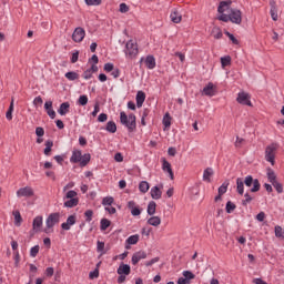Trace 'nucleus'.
I'll list each match as a JSON object with an SVG mask.
<instances>
[{
	"mask_svg": "<svg viewBox=\"0 0 284 284\" xmlns=\"http://www.w3.org/2000/svg\"><path fill=\"white\" fill-rule=\"evenodd\" d=\"M245 185L246 187H253L251 189V192L255 193L261 190V182H258V179H254L252 175H247L244 180L243 178L236 179V192L241 196L245 194Z\"/></svg>",
	"mask_w": 284,
	"mask_h": 284,
	"instance_id": "1",
	"label": "nucleus"
},
{
	"mask_svg": "<svg viewBox=\"0 0 284 284\" xmlns=\"http://www.w3.org/2000/svg\"><path fill=\"white\" fill-rule=\"evenodd\" d=\"M120 123L124 125L129 132H134V130H136V115H134V113L128 115L125 111H121Z\"/></svg>",
	"mask_w": 284,
	"mask_h": 284,
	"instance_id": "2",
	"label": "nucleus"
},
{
	"mask_svg": "<svg viewBox=\"0 0 284 284\" xmlns=\"http://www.w3.org/2000/svg\"><path fill=\"white\" fill-rule=\"evenodd\" d=\"M61 219V214L59 213H51L47 220H45V229H44V233L45 234H50L53 232L52 227H54V225H57V223H59Z\"/></svg>",
	"mask_w": 284,
	"mask_h": 284,
	"instance_id": "3",
	"label": "nucleus"
},
{
	"mask_svg": "<svg viewBox=\"0 0 284 284\" xmlns=\"http://www.w3.org/2000/svg\"><path fill=\"white\" fill-rule=\"evenodd\" d=\"M276 150H278V143L274 142L266 146L265 149V160L274 165V159L276 156Z\"/></svg>",
	"mask_w": 284,
	"mask_h": 284,
	"instance_id": "4",
	"label": "nucleus"
},
{
	"mask_svg": "<svg viewBox=\"0 0 284 284\" xmlns=\"http://www.w3.org/2000/svg\"><path fill=\"white\" fill-rule=\"evenodd\" d=\"M126 57H130L131 59H134L139 54V47L134 41L130 40L125 44V50H124Z\"/></svg>",
	"mask_w": 284,
	"mask_h": 284,
	"instance_id": "5",
	"label": "nucleus"
},
{
	"mask_svg": "<svg viewBox=\"0 0 284 284\" xmlns=\"http://www.w3.org/2000/svg\"><path fill=\"white\" fill-rule=\"evenodd\" d=\"M231 23L241 26L243 23V13L239 9H231L230 11Z\"/></svg>",
	"mask_w": 284,
	"mask_h": 284,
	"instance_id": "6",
	"label": "nucleus"
},
{
	"mask_svg": "<svg viewBox=\"0 0 284 284\" xmlns=\"http://www.w3.org/2000/svg\"><path fill=\"white\" fill-rule=\"evenodd\" d=\"M83 39H85V29L81 27L75 28L72 33V41H74V43H81Z\"/></svg>",
	"mask_w": 284,
	"mask_h": 284,
	"instance_id": "7",
	"label": "nucleus"
},
{
	"mask_svg": "<svg viewBox=\"0 0 284 284\" xmlns=\"http://www.w3.org/2000/svg\"><path fill=\"white\" fill-rule=\"evenodd\" d=\"M18 199L24 197L30 199L34 196V190L31 186H24L17 191Z\"/></svg>",
	"mask_w": 284,
	"mask_h": 284,
	"instance_id": "8",
	"label": "nucleus"
},
{
	"mask_svg": "<svg viewBox=\"0 0 284 284\" xmlns=\"http://www.w3.org/2000/svg\"><path fill=\"white\" fill-rule=\"evenodd\" d=\"M250 99H251L250 93L240 92V93H237L236 101L241 105H248L250 108H252V101Z\"/></svg>",
	"mask_w": 284,
	"mask_h": 284,
	"instance_id": "9",
	"label": "nucleus"
},
{
	"mask_svg": "<svg viewBox=\"0 0 284 284\" xmlns=\"http://www.w3.org/2000/svg\"><path fill=\"white\" fill-rule=\"evenodd\" d=\"M161 162L163 172H166L171 181H174V171H172V164H170L165 158H161Z\"/></svg>",
	"mask_w": 284,
	"mask_h": 284,
	"instance_id": "10",
	"label": "nucleus"
},
{
	"mask_svg": "<svg viewBox=\"0 0 284 284\" xmlns=\"http://www.w3.org/2000/svg\"><path fill=\"white\" fill-rule=\"evenodd\" d=\"M161 190H163V183H161L159 186H153L151 189L150 194L154 201H159V199L163 196V192Z\"/></svg>",
	"mask_w": 284,
	"mask_h": 284,
	"instance_id": "11",
	"label": "nucleus"
},
{
	"mask_svg": "<svg viewBox=\"0 0 284 284\" xmlns=\"http://www.w3.org/2000/svg\"><path fill=\"white\" fill-rule=\"evenodd\" d=\"M148 258V253L145 251H138L132 255L131 262L132 265H138L140 261Z\"/></svg>",
	"mask_w": 284,
	"mask_h": 284,
	"instance_id": "12",
	"label": "nucleus"
},
{
	"mask_svg": "<svg viewBox=\"0 0 284 284\" xmlns=\"http://www.w3.org/2000/svg\"><path fill=\"white\" fill-rule=\"evenodd\" d=\"M41 227H43V216L38 215L33 219L32 230L33 232H41Z\"/></svg>",
	"mask_w": 284,
	"mask_h": 284,
	"instance_id": "13",
	"label": "nucleus"
},
{
	"mask_svg": "<svg viewBox=\"0 0 284 284\" xmlns=\"http://www.w3.org/2000/svg\"><path fill=\"white\" fill-rule=\"evenodd\" d=\"M202 92L205 97H214L216 94V88L214 87V83L209 82L207 85L203 88Z\"/></svg>",
	"mask_w": 284,
	"mask_h": 284,
	"instance_id": "14",
	"label": "nucleus"
},
{
	"mask_svg": "<svg viewBox=\"0 0 284 284\" xmlns=\"http://www.w3.org/2000/svg\"><path fill=\"white\" fill-rule=\"evenodd\" d=\"M77 223V215H70L68 219H67V222H63L61 224V227L62 230H70V227H72V225H74Z\"/></svg>",
	"mask_w": 284,
	"mask_h": 284,
	"instance_id": "15",
	"label": "nucleus"
},
{
	"mask_svg": "<svg viewBox=\"0 0 284 284\" xmlns=\"http://www.w3.org/2000/svg\"><path fill=\"white\" fill-rule=\"evenodd\" d=\"M44 110H45L48 116H50V119L57 118V112L54 111V109H52V101H47L44 103Z\"/></svg>",
	"mask_w": 284,
	"mask_h": 284,
	"instance_id": "16",
	"label": "nucleus"
},
{
	"mask_svg": "<svg viewBox=\"0 0 284 284\" xmlns=\"http://www.w3.org/2000/svg\"><path fill=\"white\" fill-rule=\"evenodd\" d=\"M144 63L148 70H154L156 68V59H154V55H148Z\"/></svg>",
	"mask_w": 284,
	"mask_h": 284,
	"instance_id": "17",
	"label": "nucleus"
},
{
	"mask_svg": "<svg viewBox=\"0 0 284 284\" xmlns=\"http://www.w3.org/2000/svg\"><path fill=\"white\" fill-rule=\"evenodd\" d=\"M170 19L173 23H181L183 16L179 12V10L173 9L171 11Z\"/></svg>",
	"mask_w": 284,
	"mask_h": 284,
	"instance_id": "18",
	"label": "nucleus"
},
{
	"mask_svg": "<svg viewBox=\"0 0 284 284\" xmlns=\"http://www.w3.org/2000/svg\"><path fill=\"white\" fill-rule=\"evenodd\" d=\"M116 272L119 275L124 274V276H130V272H131L130 265L121 263Z\"/></svg>",
	"mask_w": 284,
	"mask_h": 284,
	"instance_id": "19",
	"label": "nucleus"
},
{
	"mask_svg": "<svg viewBox=\"0 0 284 284\" xmlns=\"http://www.w3.org/2000/svg\"><path fill=\"white\" fill-rule=\"evenodd\" d=\"M68 112H70V102L61 103L60 108L58 109V114H60V116H65Z\"/></svg>",
	"mask_w": 284,
	"mask_h": 284,
	"instance_id": "20",
	"label": "nucleus"
},
{
	"mask_svg": "<svg viewBox=\"0 0 284 284\" xmlns=\"http://www.w3.org/2000/svg\"><path fill=\"white\" fill-rule=\"evenodd\" d=\"M139 234H135V235H131L126 239L125 243V250H130V245H136V243H139Z\"/></svg>",
	"mask_w": 284,
	"mask_h": 284,
	"instance_id": "21",
	"label": "nucleus"
},
{
	"mask_svg": "<svg viewBox=\"0 0 284 284\" xmlns=\"http://www.w3.org/2000/svg\"><path fill=\"white\" fill-rule=\"evenodd\" d=\"M138 108H143V103H145V92L138 91L135 97Z\"/></svg>",
	"mask_w": 284,
	"mask_h": 284,
	"instance_id": "22",
	"label": "nucleus"
},
{
	"mask_svg": "<svg viewBox=\"0 0 284 284\" xmlns=\"http://www.w3.org/2000/svg\"><path fill=\"white\" fill-rule=\"evenodd\" d=\"M81 156H82L81 150H73L72 155L70 158V162L71 163H81Z\"/></svg>",
	"mask_w": 284,
	"mask_h": 284,
	"instance_id": "23",
	"label": "nucleus"
},
{
	"mask_svg": "<svg viewBox=\"0 0 284 284\" xmlns=\"http://www.w3.org/2000/svg\"><path fill=\"white\" fill-rule=\"evenodd\" d=\"M231 6H232V1L231 0L222 1V2H220L219 7H217V12L220 14H223V12H225V10H229Z\"/></svg>",
	"mask_w": 284,
	"mask_h": 284,
	"instance_id": "24",
	"label": "nucleus"
},
{
	"mask_svg": "<svg viewBox=\"0 0 284 284\" xmlns=\"http://www.w3.org/2000/svg\"><path fill=\"white\" fill-rule=\"evenodd\" d=\"M214 176V170L212 168H207L203 172V181H206V183H211V179Z\"/></svg>",
	"mask_w": 284,
	"mask_h": 284,
	"instance_id": "25",
	"label": "nucleus"
},
{
	"mask_svg": "<svg viewBox=\"0 0 284 284\" xmlns=\"http://www.w3.org/2000/svg\"><path fill=\"white\" fill-rule=\"evenodd\" d=\"M45 148H44V155L45 156H50L51 152H52V148H54V141L52 140H47L44 143Z\"/></svg>",
	"mask_w": 284,
	"mask_h": 284,
	"instance_id": "26",
	"label": "nucleus"
},
{
	"mask_svg": "<svg viewBox=\"0 0 284 284\" xmlns=\"http://www.w3.org/2000/svg\"><path fill=\"white\" fill-rule=\"evenodd\" d=\"M146 212L149 216H154V214H156V202L154 201L149 202Z\"/></svg>",
	"mask_w": 284,
	"mask_h": 284,
	"instance_id": "27",
	"label": "nucleus"
},
{
	"mask_svg": "<svg viewBox=\"0 0 284 284\" xmlns=\"http://www.w3.org/2000/svg\"><path fill=\"white\" fill-rule=\"evenodd\" d=\"M148 224L152 225L153 227H159V225H161V217L152 216L148 220Z\"/></svg>",
	"mask_w": 284,
	"mask_h": 284,
	"instance_id": "28",
	"label": "nucleus"
},
{
	"mask_svg": "<svg viewBox=\"0 0 284 284\" xmlns=\"http://www.w3.org/2000/svg\"><path fill=\"white\" fill-rule=\"evenodd\" d=\"M106 132L114 134L116 132V123L114 121H109L105 126Z\"/></svg>",
	"mask_w": 284,
	"mask_h": 284,
	"instance_id": "29",
	"label": "nucleus"
},
{
	"mask_svg": "<svg viewBox=\"0 0 284 284\" xmlns=\"http://www.w3.org/2000/svg\"><path fill=\"white\" fill-rule=\"evenodd\" d=\"M79 205V197L69 199L64 202V207H77Z\"/></svg>",
	"mask_w": 284,
	"mask_h": 284,
	"instance_id": "30",
	"label": "nucleus"
},
{
	"mask_svg": "<svg viewBox=\"0 0 284 284\" xmlns=\"http://www.w3.org/2000/svg\"><path fill=\"white\" fill-rule=\"evenodd\" d=\"M110 225H112V222L108 219H102L100 221V230L101 232H105V230H108V227H110Z\"/></svg>",
	"mask_w": 284,
	"mask_h": 284,
	"instance_id": "31",
	"label": "nucleus"
},
{
	"mask_svg": "<svg viewBox=\"0 0 284 284\" xmlns=\"http://www.w3.org/2000/svg\"><path fill=\"white\" fill-rule=\"evenodd\" d=\"M139 190H140V192H142V194L148 193L150 190V183H148V181L140 182Z\"/></svg>",
	"mask_w": 284,
	"mask_h": 284,
	"instance_id": "32",
	"label": "nucleus"
},
{
	"mask_svg": "<svg viewBox=\"0 0 284 284\" xmlns=\"http://www.w3.org/2000/svg\"><path fill=\"white\" fill-rule=\"evenodd\" d=\"M12 112H14V100H11L9 109L6 113V118H7L8 121H12Z\"/></svg>",
	"mask_w": 284,
	"mask_h": 284,
	"instance_id": "33",
	"label": "nucleus"
},
{
	"mask_svg": "<svg viewBox=\"0 0 284 284\" xmlns=\"http://www.w3.org/2000/svg\"><path fill=\"white\" fill-rule=\"evenodd\" d=\"M90 159H91L90 153H85L84 155H82L80 160L81 168H85V165L90 163Z\"/></svg>",
	"mask_w": 284,
	"mask_h": 284,
	"instance_id": "34",
	"label": "nucleus"
},
{
	"mask_svg": "<svg viewBox=\"0 0 284 284\" xmlns=\"http://www.w3.org/2000/svg\"><path fill=\"white\" fill-rule=\"evenodd\" d=\"M65 79H68V81H77V79H79V73L74 72V71H69L64 74Z\"/></svg>",
	"mask_w": 284,
	"mask_h": 284,
	"instance_id": "35",
	"label": "nucleus"
},
{
	"mask_svg": "<svg viewBox=\"0 0 284 284\" xmlns=\"http://www.w3.org/2000/svg\"><path fill=\"white\" fill-rule=\"evenodd\" d=\"M13 216H14V224L17 225V227L21 226V223L23 222V219L21 217V213L19 211H14Z\"/></svg>",
	"mask_w": 284,
	"mask_h": 284,
	"instance_id": "36",
	"label": "nucleus"
},
{
	"mask_svg": "<svg viewBox=\"0 0 284 284\" xmlns=\"http://www.w3.org/2000/svg\"><path fill=\"white\" fill-rule=\"evenodd\" d=\"M229 186H230V181L223 182V184L217 189L220 196H223V194H225V192H227Z\"/></svg>",
	"mask_w": 284,
	"mask_h": 284,
	"instance_id": "37",
	"label": "nucleus"
},
{
	"mask_svg": "<svg viewBox=\"0 0 284 284\" xmlns=\"http://www.w3.org/2000/svg\"><path fill=\"white\" fill-rule=\"evenodd\" d=\"M244 200H242V205L244 207H247V205H250V203H252V201H254V197H252V195H250V193H245L244 194Z\"/></svg>",
	"mask_w": 284,
	"mask_h": 284,
	"instance_id": "38",
	"label": "nucleus"
},
{
	"mask_svg": "<svg viewBox=\"0 0 284 284\" xmlns=\"http://www.w3.org/2000/svg\"><path fill=\"white\" fill-rule=\"evenodd\" d=\"M267 179L270 181V183H276V173H274V170L268 169L267 171Z\"/></svg>",
	"mask_w": 284,
	"mask_h": 284,
	"instance_id": "39",
	"label": "nucleus"
},
{
	"mask_svg": "<svg viewBox=\"0 0 284 284\" xmlns=\"http://www.w3.org/2000/svg\"><path fill=\"white\" fill-rule=\"evenodd\" d=\"M214 39H223V31L220 28L214 27L212 30Z\"/></svg>",
	"mask_w": 284,
	"mask_h": 284,
	"instance_id": "40",
	"label": "nucleus"
},
{
	"mask_svg": "<svg viewBox=\"0 0 284 284\" xmlns=\"http://www.w3.org/2000/svg\"><path fill=\"white\" fill-rule=\"evenodd\" d=\"M221 63H222V68H227V65H230V63H232V57L226 55L221 58Z\"/></svg>",
	"mask_w": 284,
	"mask_h": 284,
	"instance_id": "41",
	"label": "nucleus"
},
{
	"mask_svg": "<svg viewBox=\"0 0 284 284\" xmlns=\"http://www.w3.org/2000/svg\"><path fill=\"white\" fill-rule=\"evenodd\" d=\"M275 236L277 239H284V230L282 226H280V225L275 226Z\"/></svg>",
	"mask_w": 284,
	"mask_h": 284,
	"instance_id": "42",
	"label": "nucleus"
},
{
	"mask_svg": "<svg viewBox=\"0 0 284 284\" xmlns=\"http://www.w3.org/2000/svg\"><path fill=\"white\" fill-rule=\"evenodd\" d=\"M236 210V204L232 203V201H229L226 203V213L232 214Z\"/></svg>",
	"mask_w": 284,
	"mask_h": 284,
	"instance_id": "43",
	"label": "nucleus"
},
{
	"mask_svg": "<svg viewBox=\"0 0 284 284\" xmlns=\"http://www.w3.org/2000/svg\"><path fill=\"white\" fill-rule=\"evenodd\" d=\"M163 125H164V128H170V125H172V118L170 116V113H166L164 115Z\"/></svg>",
	"mask_w": 284,
	"mask_h": 284,
	"instance_id": "44",
	"label": "nucleus"
},
{
	"mask_svg": "<svg viewBox=\"0 0 284 284\" xmlns=\"http://www.w3.org/2000/svg\"><path fill=\"white\" fill-rule=\"evenodd\" d=\"M97 250L101 252V254H105V242L98 241L97 242Z\"/></svg>",
	"mask_w": 284,
	"mask_h": 284,
	"instance_id": "45",
	"label": "nucleus"
},
{
	"mask_svg": "<svg viewBox=\"0 0 284 284\" xmlns=\"http://www.w3.org/2000/svg\"><path fill=\"white\" fill-rule=\"evenodd\" d=\"M85 221L87 223H90L92 221V216H94V211L92 210H87L84 212Z\"/></svg>",
	"mask_w": 284,
	"mask_h": 284,
	"instance_id": "46",
	"label": "nucleus"
},
{
	"mask_svg": "<svg viewBox=\"0 0 284 284\" xmlns=\"http://www.w3.org/2000/svg\"><path fill=\"white\" fill-rule=\"evenodd\" d=\"M224 34L229 37V39L232 41L234 45H239V39H236L234 34L230 33V31H225Z\"/></svg>",
	"mask_w": 284,
	"mask_h": 284,
	"instance_id": "47",
	"label": "nucleus"
},
{
	"mask_svg": "<svg viewBox=\"0 0 284 284\" xmlns=\"http://www.w3.org/2000/svg\"><path fill=\"white\" fill-rule=\"evenodd\" d=\"M37 254H39V245H36V246L31 247V250H30L31 258H37Z\"/></svg>",
	"mask_w": 284,
	"mask_h": 284,
	"instance_id": "48",
	"label": "nucleus"
},
{
	"mask_svg": "<svg viewBox=\"0 0 284 284\" xmlns=\"http://www.w3.org/2000/svg\"><path fill=\"white\" fill-rule=\"evenodd\" d=\"M112 203H114V197L112 196H106L102 200V205H112Z\"/></svg>",
	"mask_w": 284,
	"mask_h": 284,
	"instance_id": "49",
	"label": "nucleus"
},
{
	"mask_svg": "<svg viewBox=\"0 0 284 284\" xmlns=\"http://www.w3.org/2000/svg\"><path fill=\"white\" fill-rule=\"evenodd\" d=\"M272 185H273V187L276 190V192L278 194H282V192H283V184H281L278 181H276Z\"/></svg>",
	"mask_w": 284,
	"mask_h": 284,
	"instance_id": "50",
	"label": "nucleus"
},
{
	"mask_svg": "<svg viewBox=\"0 0 284 284\" xmlns=\"http://www.w3.org/2000/svg\"><path fill=\"white\" fill-rule=\"evenodd\" d=\"M183 276L184 278H187V281H192L193 278H195L196 275H194V273H192L191 271H184Z\"/></svg>",
	"mask_w": 284,
	"mask_h": 284,
	"instance_id": "51",
	"label": "nucleus"
},
{
	"mask_svg": "<svg viewBox=\"0 0 284 284\" xmlns=\"http://www.w3.org/2000/svg\"><path fill=\"white\" fill-rule=\"evenodd\" d=\"M78 103L79 105H88V95H80Z\"/></svg>",
	"mask_w": 284,
	"mask_h": 284,
	"instance_id": "52",
	"label": "nucleus"
},
{
	"mask_svg": "<svg viewBox=\"0 0 284 284\" xmlns=\"http://www.w3.org/2000/svg\"><path fill=\"white\" fill-rule=\"evenodd\" d=\"M217 19L219 21H223L224 23H227L229 21H231L230 13L229 14L222 13L220 17H217Z\"/></svg>",
	"mask_w": 284,
	"mask_h": 284,
	"instance_id": "53",
	"label": "nucleus"
},
{
	"mask_svg": "<svg viewBox=\"0 0 284 284\" xmlns=\"http://www.w3.org/2000/svg\"><path fill=\"white\" fill-rule=\"evenodd\" d=\"M271 17L273 21H278V13H276V7L271 8Z\"/></svg>",
	"mask_w": 284,
	"mask_h": 284,
	"instance_id": "54",
	"label": "nucleus"
},
{
	"mask_svg": "<svg viewBox=\"0 0 284 284\" xmlns=\"http://www.w3.org/2000/svg\"><path fill=\"white\" fill-rule=\"evenodd\" d=\"M160 257H154L151 261H148L144 263L145 267H152V265H154V263H159Z\"/></svg>",
	"mask_w": 284,
	"mask_h": 284,
	"instance_id": "55",
	"label": "nucleus"
},
{
	"mask_svg": "<svg viewBox=\"0 0 284 284\" xmlns=\"http://www.w3.org/2000/svg\"><path fill=\"white\" fill-rule=\"evenodd\" d=\"M114 70V64L112 62H108L104 64V72H112Z\"/></svg>",
	"mask_w": 284,
	"mask_h": 284,
	"instance_id": "56",
	"label": "nucleus"
},
{
	"mask_svg": "<svg viewBox=\"0 0 284 284\" xmlns=\"http://www.w3.org/2000/svg\"><path fill=\"white\" fill-rule=\"evenodd\" d=\"M120 12L122 13V14H125V12H130V7H128V4H125V3H121L120 4Z\"/></svg>",
	"mask_w": 284,
	"mask_h": 284,
	"instance_id": "57",
	"label": "nucleus"
},
{
	"mask_svg": "<svg viewBox=\"0 0 284 284\" xmlns=\"http://www.w3.org/2000/svg\"><path fill=\"white\" fill-rule=\"evenodd\" d=\"M36 134L37 136L41 138L45 134V130L42 126L36 128Z\"/></svg>",
	"mask_w": 284,
	"mask_h": 284,
	"instance_id": "58",
	"label": "nucleus"
},
{
	"mask_svg": "<svg viewBox=\"0 0 284 284\" xmlns=\"http://www.w3.org/2000/svg\"><path fill=\"white\" fill-rule=\"evenodd\" d=\"M87 6H101V0H84Z\"/></svg>",
	"mask_w": 284,
	"mask_h": 284,
	"instance_id": "59",
	"label": "nucleus"
},
{
	"mask_svg": "<svg viewBox=\"0 0 284 284\" xmlns=\"http://www.w3.org/2000/svg\"><path fill=\"white\" fill-rule=\"evenodd\" d=\"M64 199H77V191H69L67 192Z\"/></svg>",
	"mask_w": 284,
	"mask_h": 284,
	"instance_id": "60",
	"label": "nucleus"
},
{
	"mask_svg": "<svg viewBox=\"0 0 284 284\" xmlns=\"http://www.w3.org/2000/svg\"><path fill=\"white\" fill-rule=\"evenodd\" d=\"M98 121H99V123H105V121H108V114L106 113H101L98 116Z\"/></svg>",
	"mask_w": 284,
	"mask_h": 284,
	"instance_id": "61",
	"label": "nucleus"
},
{
	"mask_svg": "<svg viewBox=\"0 0 284 284\" xmlns=\"http://www.w3.org/2000/svg\"><path fill=\"white\" fill-rule=\"evenodd\" d=\"M89 278H99V268H95L93 272H90Z\"/></svg>",
	"mask_w": 284,
	"mask_h": 284,
	"instance_id": "62",
	"label": "nucleus"
},
{
	"mask_svg": "<svg viewBox=\"0 0 284 284\" xmlns=\"http://www.w3.org/2000/svg\"><path fill=\"white\" fill-rule=\"evenodd\" d=\"M77 61H79V51L73 52L71 57V63H77Z\"/></svg>",
	"mask_w": 284,
	"mask_h": 284,
	"instance_id": "63",
	"label": "nucleus"
},
{
	"mask_svg": "<svg viewBox=\"0 0 284 284\" xmlns=\"http://www.w3.org/2000/svg\"><path fill=\"white\" fill-rule=\"evenodd\" d=\"M178 284H190V281L186 277H180Z\"/></svg>",
	"mask_w": 284,
	"mask_h": 284,
	"instance_id": "64",
	"label": "nucleus"
}]
</instances>
